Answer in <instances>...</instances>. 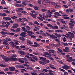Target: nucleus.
Masks as SVG:
<instances>
[{"mask_svg":"<svg viewBox=\"0 0 75 75\" xmlns=\"http://www.w3.org/2000/svg\"><path fill=\"white\" fill-rule=\"evenodd\" d=\"M21 13H22V14H27V13L26 11H22L21 12Z\"/></svg>","mask_w":75,"mask_h":75,"instance_id":"2f4dec72","label":"nucleus"},{"mask_svg":"<svg viewBox=\"0 0 75 75\" xmlns=\"http://www.w3.org/2000/svg\"><path fill=\"white\" fill-rule=\"evenodd\" d=\"M0 33L1 34H2V35H4V37H6V34L8 35V33L6 32H5L4 31H1L0 32Z\"/></svg>","mask_w":75,"mask_h":75,"instance_id":"6e6552de","label":"nucleus"},{"mask_svg":"<svg viewBox=\"0 0 75 75\" xmlns=\"http://www.w3.org/2000/svg\"><path fill=\"white\" fill-rule=\"evenodd\" d=\"M48 15H47V17H49V18H51V16H52V15L51 14H48Z\"/></svg>","mask_w":75,"mask_h":75,"instance_id":"de8ad7c7","label":"nucleus"},{"mask_svg":"<svg viewBox=\"0 0 75 75\" xmlns=\"http://www.w3.org/2000/svg\"><path fill=\"white\" fill-rule=\"evenodd\" d=\"M9 61H14V58H13V57L9 58Z\"/></svg>","mask_w":75,"mask_h":75,"instance_id":"c85d7f7f","label":"nucleus"},{"mask_svg":"<svg viewBox=\"0 0 75 75\" xmlns=\"http://www.w3.org/2000/svg\"><path fill=\"white\" fill-rule=\"evenodd\" d=\"M57 49H58V50L60 52H62V50H61V49L60 48H57Z\"/></svg>","mask_w":75,"mask_h":75,"instance_id":"473e14b6","label":"nucleus"},{"mask_svg":"<svg viewBox=\"0 0 75 75\" xmlns=\"http://www.w3.org/2000/svg\"><path fill=\"white\" fill-rule=\"evenodd\" d=\"M39 58L40 59H41V60L42 61H44V62H45V61H46V59L45 58L40 57H39Z\"/></svg>","mask_w":75,"mask_h":75,"instance_id":"dca6fc26","label":"nucleus"},{"mask_svg":"<svg viewBox=\"0 0 75 75\" xmlns=\"http://www.w3.org/2000/svg\"><path fill=\"white\" fill-rule=\"evenodd\" d=\"M27 33L25 32H23L21 33L20 35L23 37H27V35H25Z\"/></svg>","mask_w":75,"mask_h":75,"instance_id":"39448f33","label":"nucleus"},{"mask_svg":"<svg viewBox=\"0 0 75 75\" xmlns=\"http://www.w3.org/2000/svg\"><path fill=\"white\" fill-rule=\"evenodd\" d=\"M65 49L67 51V52H69V47H65Z\"/></svg>","mask_w":75,"mask_h":75,"instance_id":"72a5a7b5","label":"nucleus"},{"mask_svg":"<svg viewBox=\"0 0 75 75\" xmlns=\"http://www.w3.org/2000/svg\"><path fill=\"white\" fill-rule=\"evenodd\" d=\"M58 38H60L62 35H59V34H58L57 35V36Z\"/></svg>","mask_w":75,"mask_h":75,"instance_id":"e2e57ef3","label":"nucleus"},{"mask_svg":"<svg viewBox=\"0 0 75 75\" xmlns=\"http://www.w3.org/2000/svg\"><path fill=\"white\" fill-rule=\"evenodd\" d=\"M20 30H21L20 28H17V29L15 30V31L16 32H17V33H18L19 32H20Z\"/></svg>","mask_w":75,"mask_h":75,"instance_id":"aec40b11","label":"nucleus"},{"mask_svg":"<svg viewBox=\"0 0 75 75\" xmlns=\"http://www.w3.org/2000/svg\"><path fill=\"white\" fill-rule=\"evenodd\" d=\"M3 44H4V45H7L8 46V43L7 42H6L5 41H4L3 42Z\"/></svg>","mask_w":75,"mask_h":75,"instance_id":"b1692460","label":"nucleus"},{"mask_svg":"<svg viewBox=\"0 0 75 75\" xmlns=\"http://www.w3.org/2000/svg\"><path fill=\"white\" fill-rule=\"evenodd\" d=\"M55 41H56L57 42V44H56V46H58V47H59L60 46H61V43H60V41L59 40H58V39H55L54 40Z\"/></svg>","mask_w":75,"mask_h":75,"instance_id":"7ed1b4c3","label":"nucleus"},{"mask_svg":"<svg viewBox=\"0 0 75 75\" xmlns=\"http://www.w3.org/2000/svg\"><path fill=\"white\" fill-rule=\"evenodd\" d=\"M62 40L64 42H65L67 41V40H66V38L65 37H64L62 38Z\"/></svg>","mask_w":75,"mask_h":75,"instance_id":"8fccbe9b","label":"nucleus"},{"mask_svg":"<svg viewBox=\"0 0 75 75\" xmlns=\"http://www.w3.org/2000/svg\"><path fill=\"white\" fill-rule=\"evenodd\" d=\"M70 23H73V24H75V21L72 20H71L70 21Z\"/></svg>","mask_w":75,"mask_h":75,"instance_id":"680f3d73","label":"nucleus"},{"mask_svg":"<svg viewBox=\"0 0 75 75\" xmlns=\"http://www.w3.org/2000/svg\"><path fill=\"white\" fill-rule=\"evenodd\" d=\"M18 60L19 62H21V63L24 64V58L22 59H19Z\"/></svg>","mask_w":75,"mask_h":75,"instance_id":"9d476101","label":"nucleus"},{"mask_svg":"<svg viewBox=\"0 0 75 75\" xmlns=\"http://www.w3.org/2000/svg\"><path fill=\"white\" fill-rule=\"evenodd\" d=\"M6 40L9 41H11V39L9 38H6Z\"/></svg>","mask_w":75,"mask_h":75,"instance_id":"c756f323","label":"nucleus"},{"mask_svg":"<svg viewBox=\"0 0 75 75\" xmlns=\"http://www.w3.org/2000/svg\"><path fill=\"white\" fill-rule=\"evenodd\" d=\"M62 44L63 45H64L66 46V47H68V44L67 43L63 42Z\"/></svg>","mask_w":75,"mask_h":75,"instance_id":"bb28decb","label":"nucleus"},{"mask_svg":"<svg viewBox=\"0 0 75 75\" xmlns=\"http://www.w3.org/2000/svg\"><path fill=\"white\" fill-rule=\"evenodd\" d=\"M1 74H2V75H4V74H5V73L3 72V71H1L0 72V75H1Z\"/></svg>","mask_w":75,"mask_h":75,"instance_id":"bf43d9fd","label":"nucleus"},{"mask_svg":"<svg viewBox=\"0 0 75 75\" xmlns=\"http://www.w3.org/2000/svg\"><path fill=\"white\" fill-rule=\"evenodd\" d=\"M9 68L10 69V71H14V70L16 69L15 68L13 67H9Z\"/></svg>","mask_w":75,"mask_h":75,"instance_id":"f3484780","label":"nucleus"},{"mask_svg":"<svg viewBox=\"0 0 75 75\" xmlns=\"http://www.w3.org/2000/svg\"><path fill=\"white\" fill-rule=\"evenodd\" d=\"M45 62H47V63H49V62H50V61L49 60H46Z\"/></svg>","mask_w":75,"mask_h":75,"instance_id":"0e129e2a","label":"nucleus"},{"mask_svg":"<svg viewBox=\"0 0 75 75\" xmlns=\"http://www.w3.org/2000/svg\"><path fill=\"white\" fill-rule=\"evenodd\" d=\"M54 13V14L55 15H57V16H61V15L59 14V13L58 12H55Z\"/></svg>","mask_w":75,"mask_h":75,"instance_id":"4be33fe9","label":"nucleus"},{"mask_svg":"<svg viewBox=\"0 0 75 75\" xmlns=\"http://www.w3.org/2000/svg\"><path fill=\"white\" fill-rule=\"evenodd\" d=\"M23 62L24 63L26 64H28V59L25 58H23Z\"/></svg>","mask_w":75,"mask_h":75,"instance_id":"f8f14e48","label":"nucleus"},{"mask_svg":"<svg viewBox=\"0 0 75 75\" xmlns=\"http://www.w3.org/2000/svg\"><path fill=\"white\" fill-rule=\"evenodd\" d=\"M66 70H67V69H70V68H71V67H70V66H68L67 65H66Z\"/></svg>","mask_w":75,"mask_h":75,"instance_id":"58836bf2","label":"nucleus"},{"mask_svg":"<svg viewBox=\"0 0 75 75\" xmlns=\"http://www.w3.org/2000/svg\"><path fill=\"white\" fill-rule=\"evenodd\" d=\"M49 67L52 69H56V68L55 67L54 65H53L52 64H50Z\"/></svg>","mask_w":75,"mask_h":75,"instance_id":"9b49d317","label":"nucleus"},{"mask_svg":"<svg viewBox=\"0 0 75 75\" xmlns=\"http://www.w3.org/2000/svg\"><path fill=\"white\" fill-rule=\"evenodd\" d=\"M21 25H25V26L27 25L26 24H25V23L24 22L23 23H21Z\"/></svg>","mask_w":75,"mask_h":75,"instance_id":"13d9d810","label":"nucleus"},{"mask_svg":"<svg viewBox=\"0 0 75 75\" xmlns=\"http://www.w3.org/2000/svg\"><path fill=\"white\" fill-rule=\"evenodd\" d=\"M15 6H17V7H21L20 4H15Z\"/></svg>","mask_w":75,"mask_h":75,"instance_id":"ea45409f","label":"nucleus"},{"mask_svg":"<svg viewBox=\"0 0 75 75\" xmlns=\"http://www.w3.org/2000/svg\"><path fill=\"white\" fill-rule=\"evenodd\" d=\"M34 44H35V45H39V46H38V47H40V45L38 44V43H37V42H34Z\"/></svg>","mask_w":75,"mask_h":75,"instance_id":"f704fd0d","label":"nucleus"},{"mask_svg":"<svg viewBox=\"0 0 75 75\" xmlns=\"http://www.w3.org/2000/svg\"><path fill=\"white\" fill-rule=\"evenodd\" d=\"M49 51H51L52 54H54V52H56L55 50H50Z\"/></svg>","mask_w":75,"mask_h":75,"instance_id":"a878e982","label":"nucleus"},{"mask_svg":"<svg viewBox=\"0 0 75 75\" xmlns=\"http://www.w3.org/2000/svg\"><path fill=\"white\" fill-rule=\"evenodd\" d=\"M18 10H19L20 11L21 13V12H22V11L23 10H24V9L20 8H18Z\"/></svg>","mask_w":75,"mask_h":75,"instance_id":"c9c22d12","label":"nucleus"},{"mask_svg":"<svg viewBox=\"0 0 75 75\" xmlns=\"http://www.w3.org/2000/svg\"><path fill=\"white\" fill-rule=\"evenodd\" d=\"M50 37L52 39H57V37L56 35H50Z\"/></svg>","mask_w":75,"mask_h":75,"instance_id":"0eeeda50","label":"nucleus"},{"mask_svg":"<svg viewBox=\"0 0 75 75\" xmlns=\"http://www.w3.org/2000/svg\"><path fill=\"white\" fill-rule=\"evenodd\" d=\"M30 56H31V57H32V58L34 59H35V61H38V59L37 58V57L35 56L33 54H30Z\"/></svg>","mask_w":75,"mask_h":75,"instance_id":"423d86ee","label":"nucleus"},{"mask_svg":"<svg viewBox=\"0 0 75 75\" xmlns=\"http://www.w3.org/2000/svg\"><path fill=\"white\" fill-rule=\"evenodd\" d=\"M28 33H30L31 34H34V33L33 32H32L31 31H28L27 32Z\"/></svg>","mask_w":75,"mask_h":75,"instance_id":"4c0bfd02","label":"nucleus"},{"mask_svg":"<svg viewBox=\"0 0 75 75\" xmlns=\"http://www.w3.org/2000/svg\"><path fill=\"white\" fill-rule=\"evenodd\" d=\"M69 74L67 72H64V75H68Z\"/></svg>","mask_w":75,"mask_h":75,"instance_id":"774afa93","label":"nucleus"},{"mask_svg":"<svg viewBox=\"0 0 75 75\" xmlns=\"http://www.w3.org/2000/svg\"><path fill=\"white\" fill-rule=\"evenodd\" d=\"M44 55H45H45H50V54L48 52H45L44 53Z\"/></svg>","mask_w":75,"mask_h":75,"instance_id":"cd10ccee","label":"nucleus"},{"mask_svg":"<svg viewBox=\"0 0 75 75\" xmlns=\"http://www.w3.org/2000/svg\"><path fill=\"white\" fill-rule=\"evenodd\" d=\"M27 43H28V44H33V42H31V40H27Z\"/></svg>","mask_w":75,"mask_h":75,"instance_id":"a211bd4d","label":"nucleus"},{"mask_svg":"<svg viewBox=\"0 0 75 75\" xmlns=\"http://www.w3.org/2000/svg\"><path fill=\"white\" fill-rule=\"evenodd\" d=\"M63 18L64 19H66L67 20H68L69 19V17H68L67 16L64 17Z\"/></svg>","mask_w":75,"mask_h":75,"instance_id":"09e8293b","label":"nucleus"},{"mask_svg":"<svg viewBox=\"0 0 75 75\" xmlns=\"http://www.w3.org/2000/svg\"><path fill=\"white\" fill-rule=\"evenodd\" d=\"M22 29L23 30V31H24V32H26L27 33L28 32L27 30L25 29V28L24 27H22Z\"/></svg>","mask_w":75,"mask_h":75,"instance_id":"6ab92c4d","label":"nucleus"},{"mask_svg":"<svg viewBox=\"0 0 75 75\" xmlns=\"http://www.w3.org/2000/svg\"><path fill=\"white\" fill-rule=\"evenodd\" d=\"M64 66L62 67V68H63V69H66V70L67 69H66V64H64Z\"/></svg>","mask_w":75,"mask_h":75,"instance_id":"7c9ffc66","label":"nucleus"},{"mask_svg":"<svg viewBox=\"0 0 75 75\" xmlns=\"http://www.w3.org/2000/svg\"><path fill=\"white\" fill-rule=\"evenodd\" d=\"M45 3L47 4L49 3L50 4H52L53 6H55L57 4V3L55 2H53V3H52V1H51L50 0H46L45 1Z\"/></svg>","mask_w":75,"mask_h":75,"instance_id":"f03ea898","label":"nucleus"},{"mask_svg":"<svg viewBox=\"0 0 75 75\" xmlns=\"http://www.w3.org/2000/svg\"><path fill=\"white\" fill-rule=\"evenodd\" d=\"M1 4H5V1L4 0H2Z\"/></svg>","mask_w":75,"mask_h":75,"instance_id":"79ce46f5","label":"nucleus"},{"mask_svg":"<svg viewBox=\"0 0 75 75\" xmlns=\"http://www.w3.org/2000/svg\"><path fill=\"white\" fill-rule=\"evenodd\" d=\"M74 34L72 33H71V34L70 35V37H71V38H73L74 37Z\"/></svg>","mask_w":75,"mask_h":75,"instance_id":"a19ab883","label":"nucleus"},{"mask_svg":"<svg viewBox=\"0 0 75 75\" xmlns=\"http://www.w3.org/2000/svg\"><path fill=\"white\" fill-rule=\"evenodd\" d=\"M41 11H43V12L46 11L47 9H46V8H45L44 9H41Z\"/></svg>","mask_w":75,"mask_h":75,"instance_id":"5fc2aeb1","label":"nucleus"},{"mask_svg":"<svg viewBox=\"0 0 75 75\" xmlns=\"http://www.w3.org/2000/svg\"><path fill=\"white\" fill-rule=\"evenodd\" d=\"M0 66L1 67H6V65L3 64H0Z\"/></svg>","mask_w":75,"mask_h":75,"instance_id":"603ef678","label":"nucleus"},{"mask_svg":"<svg viewBox=\"0 0 75 75\" xmlns=\"http://www.w3.org/2000/svg\"><path fill=\"white\" fill-rule=\"evenodd\" d=\"M12 58H16V57H17V56L15 54H13V55H12Z\"/></svg>","mask_w":75,"mask_h":75,"instance_id":"052dcab7","label":"nucleus"},{"mask_svg":"<svg viewBox=\"0 0 75 75\" xmlns=\"http://www.w3.org/2000/svg\"><path fill=\"white\" fill-rule=\"evenodd\" d=\"M18 27V24L14 23L12 27L13 28H17Z\"/></svg>","mask_w":75,"mask_h":75,"instance_id":"4468645a","label":"nucleus"},{"mask_svg":"<svg viewBox=\"0 0 75 75\" xmlns=\"http://www.w3.org/2000/svg\"><path fill=\"white\" fill-rule=\"evenodd\" d=\"M3 19L6 20H11V19L10 18L8 17H4Z\"/></svg>","mask_w":75,"mask_h":75,"instance_id":"2eb2a0df","label":"nucleus"},{"mask_svg":"<svg viewBox=\"0 0 75 75\" xmlns=\"http://www.w3.org/2000/svg\"><path fill=\"white\" fill-rule=\"evenodd\" d=\"M39 64H42V65H45L46 64L45 62H43L40 61H39Z\"/></svg>","mask_w":75,"mask_h":75,"instance_id":"5701e85b","label":"nucleus"},{"mask_svg":"<svg viewBox=\"0 0 75 75\" xmlns=\"http://www.w3.org/2000/svg\"><path fill=\"white\" fill-rule=\"evenodd\" d=\"M59 69L60 71H62V72H65V70H64L61 68H59Z\"/></svg>","mask_w":75,"mask_h":75,"instance_id":"4d7b16f0","label":"nucleus"},{"mask_svg":"<svg viewBox=\"0 0 75 75\" xmlns=\"http://www.w3.org/2000/svg\"><path fill=\"white\" fill-rule=\"evenodd\" d=\"M34 8L35 9V10H38V8L37 7H36L35 6H34Z\"/></svg>","mask_w":75,"mask_h":75,"instance_id":"864d4df0","label":"nucleus"},{"mask_svg":"<svg viewBox=\"0 0 75 75\" xmlns=\"http://www.w3.org/2000/svg\"><path fill=\"white\" fill-rule=\"evenodd\" d=\"M18 53L19 54H20L22 55H24L25 54V53L24 51L21 50H18Z\"/></svg>","mask_w":75,"mask_h":75,"instance_id":"1a4fd4ad","label":"nucleus"},{"mask_svg":"<svg viewBox=\"0 0 75 75\" xmlns=\"http://www.w3.org/2000/svg\"><path fill=\"white\" fill-rule=\"evenodd\" d=\"M43 71H44L45 72H47L48 71V70H47L46 69H43Z\"/></svg>","mask_w":75,"mask_h":75,"instance_id":"338daca9","label":"nucleus"},{"mask_svg":"<svg viewBox=\"0 0 75 75\" xmlns=\"http://www.w3.org/2000/svg\"><path fill=\"white\" fill-rule=\"evenodd\" d=\"M23 65L24 66H25V67H27V68L28 69H30V70H32V71H34V72H35V70L33 69L31 67H28L29 66V65L27 64H24Z\"/></svg>","mask_w":75,"mask_h":75,"instance_id":"f257e3e1","label":"nucleus"},{"mask_svg":"<svg viewBox=\"0 0 75 75\" xmlns=\"http://www.w3.org/2000/svg\"><path fill=\"white\" fill-rule=\"evenodd\" d=\"M2 24L3 25L6 24V22H4V21H2Z\"/></svg>","mask_w":75,"mask_h":75,"instance_id":"69168bd1","label":"nucleus"},{"mask_svg":"<svg viewBox=\"0 0 75 75\" xmlns=\"http://www.w3.org/2000/svg\"><path fill=\"white\" fill-rule=\"evenodd\" d=\"M34 24H37V25H40V24H39V23H38V22L37 21H35L34 22Z\"/></svg>","mask_w":75,"mask_h":75,"instance_id":"a18cd8bd","label":"nucleus"},{"mask_svg":"<svg viewBox=\"0 0 75 75\" xmlns=\"http://www.w3.org/2000/svg\"><path fill=\"white\" fill-rule=\"evenodd\" d=\"M19 38L21 40H22V41H25V39L22 37H19Z\"/></svg>","mask_w":75,"mask_h":75,"instance_id":"412c9836","label":"nucleus"},{"mask_svg":"<svg viewBox=\"0 0 75 75\" xmlns=\"http://www.w3.org/2000/svg\"><path fill=\"white\" fill-rule=\"evenodd\" d=\"M14 33H8V35H9L11 36L12 35H14L15 34Z\"/></svg>","mask_w":75,"mask_h":75,"instance_id":"393cba45","label":"nucleus"},{"mask_svg":"<svg viewBox=\"0 0 75 75\" xmlns=\"http://www.w3.org/2000/svg\"><path fill=\"white\" fill-rule=\"evenodd\" d=\"M3 59H4L5 61H9V58L5 56L3 57Z\"/></svg>","mask_w":75,"mask_h":75,"instance_id":"ddd939ff","label":"nucleus"},{"mask_svg":"<svg viewBox=\"0 0 75 75\" xmlns=\"http://www.w3.org/2000/svg\"><path fill=\"white\" fill-rule=\"evenodd\" d=\"M30 74L32 75H37V74L34 72H31Z\"/></svg>","mask_w":75,"mask_h":75,"instance_id":"49530a36","label":"nucleus"},{"mask_svg":"<svg viewBox=\"0 0 75 75\" xmlns=\"http://www.w3.org/2000/svg\"><path fill=\"white\" fill-rule=\"evenodd\" d=\"M20 48H25V46L21 45L20 46Z\"/></svg>","mask_w":75,"mask_h":75,"instance_id":"3c124183","label":"nucleus"},{"mask_svg":"<svg viewBox=\"0 0 75 75\" xmlns=\"http://www.w3.org/2000/svg\"><path fill=\"white\" fill-rule=\"evenodd\" d=\"M22 19L24 21H26L27 22H28V20H27V18H22Z\"/></svg>","mask_w":75,"mask_h":75,"instance_id":"c03bdc74","label":"nucleus"},{"mask_svg":"<svg viewBox=\"0 0 75 75\" xmlns=\"http://www.w3.org/2000/svg\"><path fill=\"white\" fill-rule=\"evenodd\" d=\"M13 45H14L15 48H17V49H18L19 48V47H20L19 46H17L14 44H13Z\"/></svg>","mask_w":75,"mask_h":75,"instance_id":"37998d69","label":"nucleus"},{"mask_svg":"<svg viewBox=\"0 0 75 75\" xmlns=\"http://www.w3.org/2000/svg\"><path fill=\"white\" fill-rule=\"evenodd\" d=\"M69 25L70 26L74 27V24H73L72 23H69Z\"/></svg>","mask_w":75,"mask_h":75,"instance_id":"e433bc0d","label":"nucleus"},{"mask_svg":"<svg viewBox=\"0 0 75 75\" xmlns=\"http://www.w3.org/2000/svg\"><path fill=\"white\" fill-rule=\"evenodd\" d=\"M30 14L31 16H32L33 18H35V19L37 17V16L38 15V14H37V13H35V14H34L33 13H30Z\"/></svg>","mask_w":75,"mask_h":75,"instance_id":"20e7f679","label":"nucleus"},{"mask_svg":"<svg viewBox=\"0 0 75 75\" xmlns=\"http://www.w3.org/2000/svg\"><path fill=\"white\" fill-rule=\"evenodd\" d=\"M5 11V12H6V13H10V11H8V10H5V11Z\"/></svg>","mask_w":75,"mask_h":75,"instance_id":"6e6d98bb","label":"nucleus"}]
</instances>
